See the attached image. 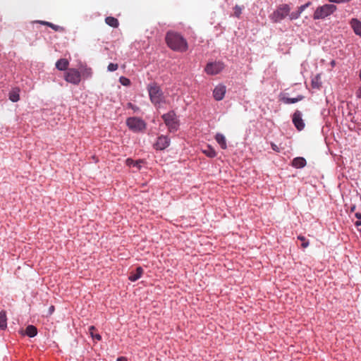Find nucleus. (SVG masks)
<instances>
[{
	"label": "nucleus",
	"mask_w": 361,
	"mask_h": 361,
	"mask_svg": "<svg viewBox=\"0 0 361 361\" xmlns=\"http://www.w3.org/2000/svg\"><path fill=\"white\" fill-rule=\"evenodd\" d=\"M165 39L168 47L173 51L185 52L188 49L186 39L176 32L169 31L166 35Z\"/></svg>",
	"instance_id": "1"
},
{
	"label": "nucleus",
	"mask_w": 361,
	"mask_h": 361,
	"mask_svg": "<svg viewBox=\"0 0 361 361\" xmlns=\"http://www.w3.org/2000/svg\"><path fill=\"white\" fill-rule=\"evenodd\" d=\"M149 99L154 105L164 102V97L159 85L156 83H151L147 86Z\"/></svg>",
	"instance_id": "2"
},
{
	"label": "nucleus",
	"mask_w": 361,
	"mask_h": 361,
	"mask_svg": "<svg viewBox=\"0 0 361 361\" xmlns=\"http://www.w3.org/2000/svg\"><path fill=\"white\" fill-rule=\"evenodd\" d=\"M336 6L334 4H324L319 6L313 14L314 20H322L331 16L336 11Z\"/></svg>",
	"instance_id": "3"
},
{
	"label": "nucleus",
	"mask_w": 361,
	"mask_h": 361,
	"mask_svg": "<svg viewBox=\"0 0 361 361\" xmlns=\"http://www.w3.org/2000/svg\"><path fill=\"white\" fill-rule=\"evenodd\" d=\"M290 11L289 5L286 4H281L269 16V18L273 23H279L288 16Z\"/></svg>",
	"instance_id": "4"
},
{
	"label": "nucleus",
	"mask_w": 361,
	"mask_h": 361,
	"mask_svg": "<svg viewBox=\"0 0 361 361\" xmlns=\"http://www.w3.org/2000/svg\"><path fill=\"white\" fill-rule=\"evenodd\" d=\"M166 126L168 127L169 131L173 132L178 130L179 126L178 118L173 111H171L167 114L162 115Z\"/></svg>",
	"instance_id": "5"
},
{
	"label": "nucleus",
	"mask_w": 361,
	"mask_h": 361,
	"mask_svg": "<svg viewBox=\"0 0 361 361\" xmlns=\"http://www.w3.org/2000/svg\"><path fill=\"white\" fill-rule=\"evenodd\" d=\"M126 125L135 133L143 131L146 128L145 122L137 117H130L126 120Z\"/></svg>",
	"instance_id": "6"
},
{
	"label": "nucleus",
	"mask_w": 361,
	"mask_h": 361,
	"mask_svg": "<svg viewBox=\"0 0 361 361\" xmlns=\"http://www.w3.org/2000/svg\"><path fill=\"white\" fill-rule=\"evenodd\" d=\"M64 80L69 83L75 85L80 82V73L78 69L69 68L64 73Z\"/></svg>",
	"instance_id": "7"
},
{
	"label": "nucleus",
	"mask_w": 361,
	"mask_h": 361,
	"mask_svg": "<svg viewBox=\"0 0 361 361\" xmlns=\"http://www.w3.org/2000/svg\"><path fill=\"white\" fill-rule=\"evenodd\" d=\"M224 67V63L221 61L211 62L207 64L204 71L208 75H213L221 72Z\"/></svg>",
	"instance_id": "8"
},
{
	"label": "nucleus",
	"mask_w": 361,
	"mask_h": 361,
	"mask_svg": "<svg viewBox=\"0 0 361 361\" xmlns=\"http://www.w3.org/2000/svg\"><path fill=\"white\" fill-rule=\"evenodd\" d=\"M293 123L298 130H302L305 128V123L302 118V114L300 111L296 110L293 115Z\"/></svg>",
	"instance_id": "9"
},
{
	"label": "nucleus",
	"mask_w": 361,
	"mask_h": 361,
	"mask_svg": "<svg viewBox=\"0 0 361 361\" xmlns=\"http://www.w3.org/2000/svg\"><path fill=\"white\" fill-rule=\"evenodd\" d=\"M170 145V140L168 137L161 135L157 138V142L154 143V147L157 150H164Z\"/></svg>",
	"instance_id": "10"
},
{
	"label": "nucleus",
	"mask_w": 361,
	"mask_h": 361,
	"mask_svg": "<svg viewBox=\"0 0 361 361\" xmlns=\"http://www.w3.org/2000/svg\"><path fill=\"white\" fill-rule=\"evenodd\" d=\"M226 94V86L223 85H217L214 91H213V95L216 100L221 101L224 99Z\"/></svg>",
	"instance_id": "11"
},
{
	"label": "nucleus",
	"mask_w": 361,
	"mask_h": 361,
	"mask_svg": "<svg viewBox=\"0 0 361 361\" xmlns=\"http://www.w3.org/2000/svg\"><path fill=\"white\" fill-rule=\"evenodd\" d=\"M312 4L311 1H308L304 5H302L298 8V11L295 12H292L291 13H289V18L290 20H296L298 19L300 14L310 5Z\"/></svg>",
	"instance_id": "12"
},
{
	"label": "nucleus",
	"mask_w": 361,
	"mask_h": 361,
	"mask_svg": "<svg viewBox=\"0 0 361 361\" xmlns=\"http://www.w3.org/2000/svg\"><path fill=\"white\" fill-rule=\"evenodd\" d=\"M80 73V80L82 78L87 79L92 76V70L91 68L87 67L86 65L80 64L78 69Z\"/></svg>",
	"instance_id": "13"
},
{
	"label": "nucleus",
	"mask_w": 361,
	"mask_h": 361,
	"mask_svg": "<svg viewBox=\"0 0 361 361\" xmlns=\"http://www.w3.org/2000/svg\"><path fill=\"white\" fill-rule=\"evenodd\" d=\"M304 97L302 95H299L295 98H290L283 95L281 97L280 100L286 104H294L302 100Z\"/></svg>",
	"instance_id": "14"
},
{
	"label": "nucleus",
	"mask_w": 361,
	"mask_h": 361,
	"mask_svg": "<svg viewBox=\"0 0 361 361\" xmlns=\"http://www.w3.org/2000/svg\"><path fill=\"white\" fill-rule=\"evenodd\" d=\"M350 25L355 33L361 37V22L356 18L350 20Z\"/></svg>",
	"instance_id": "15"
},
{
	"label": "nucleus",
	"mask_w": 361,
	"mask_h": 361,
	"mask_svg": "<svg viewBox=\"0 0 361 361\" xmlns=\"http://www.w3.org/2000/svg\"><path fill=\"white\" fill-rule=\"evenodd\" d=\"M69 61L66 59H61L56 62V68L59 71H66L68 68Z\"/></svg>",
	"instance_id": "16"
},
{
	"label": "nucleus",
	"mask_w": 361,
	"mask_h": 361,
	"mask_svg": "<svg viewBox=\"0 0 361 361\" xmlns=\"http://www.w3.org/2000/svg\"><path fill=\"white\" fill-rule=\"evenodd\" d=\"M143 274V269L141 267H137L135 272H131L130 276H128V279L131 281H135L138 280L142 274Z\"/></svg>",
	"instance_id": "17"
},
{
	"label": "nucleus",
	"mask_w": 361,
	"mask_h": 361,
	"mask_svg": "<svg viewBox=\"0 0 361 361\" xmlns=\"http://www.w3.org/2000/svg\"><path fill=\"white\" fill-rule=\"evenodd\" d=\"M215 140L223 149L227 148L226 140L223 134L217 133L215 136Z\"/></svg>",
	"instance_id": "18"
},
{
	"label": "nucleus",
	"mask_w": 361,
	"mask_h": 361,
	"mask_svg": "<svg viewBox=\"0 0 361 361\" xmlns=\"http://www.w3.org/2000/svg\"><path fill=\"white\" fill-rule=\"evenodd\" d=\"M20 90L19 88H13L9 92V99L13 102H16L20 99L19 95Z\"/></svg>",
	"instance_id": "19"
},
{
	"label": "nucleus",
	"mask_w": 361,
	"mask_h": 361,
	"mask_svg": "<svg viewBox=\"0 0 361 361\" xmlns=\"http://www.w3.org/2000/svg\"><path fill=\"white\" fill-rule=\"evenodd\" d=\"M292 165L295 168H302L306 165V160L303 157H296L293 159Z\"/></svg>",
	"instance_id": "20"
},
{
	"label": "nucleus",
	"mask_w": 361,
	"mask_h": 361,
	"mask_svg": "<svg viewBox=\"0 0 361 361\" xmlns=\"http://www.w3.org/2000/svg\"><path fill=\"white\" fill-rule=\"evenodd\" d=\"M7 327V317L5 311L2 310L0 312V329H6Z\"/></svg>",
	"instance_id": "21"
},
{
	"label": "nucleus",
	"mask_w": 361,
	"mask_h": 361,
	"mask_svg": "<svg viewBox=\"0 0 361 361\" xmlns=\"http://www.w3.org/2000/svg\"><path fill=\"white\" fill-rule=\"evenodd\" d=\"M105 22L108 25L112 27H118L119 25L118 19L112 16L106 17L105 18Z\"/></svg>",
	"instance_id": "22"
},
{
	"label": "nucleus",
	"mask_w": 361,
	"mask_h": 361,
	"mask_svg": "<svg viewBox=\"0 0 361 361\" xmlns=\"http://www.w3.org/2000/svg\"><path fill=\"white\" fill-rule=\"evenodd\" d=\"M88 331L93 339L100 341L102 336L97 333V330L94 326H89Z\"/></svg>",
	"instance_id": "23"
},
{
	"label": "nucleus",
	"mask_w": 361,
	"mask_h": 361,
	"mask_svg": "<svg viewBox=\"0 0 361 361\" xmlns=\"http://www.w3.org/2000/svg\"><path fill=\"white\" fill-rule=\"evenodd\" d=\"M37 328L33 325H29L27 326L25 329V334L29 337H34L37 335Z\"/></svg>",
	"instance_id": "24"
},
{
	"label": "nucleus",
	"mask_w": 361,
	"mask_h": 361,
	"mask_svg": "<svg viewBox=\"0 0 361 361\" xmlns=\"http://www.w3.org/2000/svg\"><path fill=\"white\" fill-rule=\"evenodd\" d=\"M202 152L206 156L210 158H214L216 156V151L209 145L207 146L206 149H203Z\"/></svg>",
	"instance_id": "25"
},
{
	"label": "nucleus",
	"mask_w": 361,
	"mask_h": 361,
	"mask_svg": "<svg viewBox=\"0 0 361 361\" xmlns=\"http://www.w3.org/2000/svg\"><path fill=\"white\" fill-rule=\"evenodd\" d=\"M298 239L300 240V241H302V244H301V246L303 247V248H306L309 246V241L306 240V238L302 236V235H299L298 237Z\"/></svg>",
	"instance_id": "26"
},
{
	"label": "nucleus",
	"mask_w": 361,
	"mask_h": 361,
	"mask_svg": "<svg viewBox=\"0 0 361 361\" xmlns=\"http://www.w3.org/2000/svg\"><path fill=\"white\" fill-rule=\"evenodd\" d=\"M47 26L52 28L55 31H59V32L63 31V28L62 27H61L59 25H54L51 23H47Z\"/></svg>",
	"instance_id": "27"
},
{
	"label": "nucleus",
	"mask_w": 361,
	"mask_h": 361,
	"mask_svg": "<svg viewBox=\"0 0 361 361\" xmlns=\"http://www.w3.org/2000/svg\"><path fill=\"white\" fill-rule=\"evenodd\" d=\"M242 13V8L238 5L234 7V16L237 18H240Z\"/></svg>",
	"instance_id": "28"
},
{
	"label": "nucleus",
	"mask_w": 361,
	"mask_h": 361,
	"mask_svg": "<svg viewBox=\"0 0 361 361\" xmlns=\"http://www.w3.org/2000/svg\"><path fill=\"white\" fill-rule=\"evenodd\" d=\"M119 80L121 83L124 86H129L130 85V80L126 77H121Z\"/></svg>",
	"instance_id": "29"
},
{
	"label": "nucleus",
	"mask_w": 361,
	"mask_h": 361,
	"mask_svg": "<svg viewBox=\"0 0 361 361\" xmlns=\"http://www.w3.org/2000/svg\"><path fill=\"white\" fill-rule=\"evenodd\" d=\"M118 66L117 63H111L109 64L107 69L109 71L112 72L116 71L118 69Z\"/></svg>",
	"instance_id": "30"
},
{
	"label": "nucleus",
	"mask_w": 361,
	"mask_h": 361,
	"mask_svg": "<svg viewBox=\"0 0 361 361\" xmlns=\"http://www.w3.org/2000/svg\"><path fill=\"white\" fill-rule=\"evenodd\" d=\"M319 79V75H317L313 80H312V87H317L319 88L320 86V84L319 83L318 80Z\"/></svg>",
	"instance_id": "31"
},
{
	"label": "nucleus",
	"mask_w": 361,
	"mask_h": 361,
	"mask_svg": "<svg viewBox=\"0 0 361 361\" xmlns=\"http://www.w3.org/2000/svg\"><path fill=\"white\" fill-rule=\"evenodd\" d=\"M350 0H329V2H332V3H336V4H341V3H345V2H348L350 1Z\"/></svg>",
	"instance_id": "32"
},
{
	"label": "nucleus",
	"mask_w": 361,
	"mask_h": 361,
	"mask_svg": "<svg viewBox=\"0 0 361 361\" xmlns=\"http://www.w3.org/2000/svg\"><path fill=\"white\" fill-rule=\"evenodd\" d=\"M271 149L274 151H275L276 152H280V149L279 148V147L276 144L272 142V143H271Z\"/></svg>",
	"instance_id": "33"
},
{
	"label": "nucleus",
	"mask_w": 361,
	"mask_h": 361,
	"mask_svg": "<svg viewBox=\"0 0 361 361\" xmlns=\"http://www.w3.org/2000/svg\"><path fill=\"white\" fill-rule=\"evenodd\" d=\"M126 163H127V164H128V165H129V166H131V165H133V166H134V161H133V159H128L126 160Z\"/></svg>",
	"instance_id": "34"
},
{
	"label": "nucleus",
	"mask_w": 361,
	"mask_h": 361,
	"mask_svg": "<svg viewBox=\"0 0 361 361\" xmlns=\"http://www.w3.org/2000/svg\"><path fill=\"white\" fill-rule=\"evenodd\" d=\"M356 96L358 98H361V86L358 88V90L356 92Z\"/></svg>",
	"instance_id": "35"
},
{
	"label": "nucleus",
	"mask_w": 361,
	"mask_h": 361,
	"mask_svg": "<svg viewBox=\"0 0 361 361\" xmlns=\"http://www.w3.org/2000/svg\"><path fill=\"white\" fill-rule=\"evenodd\" d=\"M54 310H55L54 306H53V305L50 306L49 308V314H51L54 312Z\"/></svg>",
	"instance_id": "36"
},
{
	"label": "nucleus",
	"mask_w": 361,
	"mask_h": 361,
	"mask_svg": "<svg viewBox=\"0 0 361 361\" xmlns=\"http://www.w3.org/2000/svg\"><path fill=\"white\" fill-rule=\"evenodd\" d=\"M116 361H127V360L124 357H120L117 358Z\"/></svg>",
	"instance_id": "37"
},
{
	"label": "nucleus",
	"mask_w": 361,
	"mask_h": 361,
	"mask_svg": "<svg viewBox=\"0 0 361 361\" xmlns=\"http://www.w3.org/2000/svg\"><path fill=\"white\" fill-rule=\"evenodd\" d=\"M355 216H356L358 219H360V220H361V214H360V213H356V214H355Z\"/></svg>",
	"instance_id": "38"
},
{
	"label": "nucleus",
	"mask_w": 361,
	"mask_h": 361,
	"mask_svg": "<svg viewBox=\"0 0 361 361\" xmlns=\"http://www.w3.org/2000/svg\"><path fill=\"white\" fill-rule=\"evenodd\" d=\"M39 23L42 24V25H47V23H49V22H47V21H39Z\"/></svg>",
	"instance_id": "39"
},
{
	"label": "nucleus",
	"mask_w": 361,
	"mask_h": 361,
	"mask_svg": "<svg viewBox=\"0 0 361 361\" xmlns=\"http://www.w3.org/2000/svg\"><path fill=\"white\" fill-rule=\"evenodd\" d=\"M359 220H360V221H356V222H355V225H356L357 226H360V225H361V220H360V219H359Z\"/></svg>",
	"instance_id": "40"
},
{
	"label": "nucleus",
	"mask_w": 361,
	"mask_h": 361,
	"mask_svg": "<svg viewBox=\"0 0 361 361\" xmlns=\"http://www.w3.org/2000/svg\"><path fill=\"white\" fill-rule=\"evenodd\" d=\"M134 166H137L139 168L140 167L139 162H137V161L134 162Z\"/></svg>",
	"instance_id": "41"
},
{
	"label": "nucleus",
	"mask_w": 361,
	"mask_h": 361,
	"mask_svg": "<svg viewBox=\"0 0 361 361\" xmlns=\"http://www.w3.org/2000/svg\"><path fill=\"white\" fill-rule=\"evenodd\" d=\"M359 77H360V80H361V70L360 71Z\"/></svg>",
	"instance_id": "42"
}]
</instances>
